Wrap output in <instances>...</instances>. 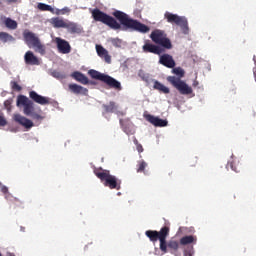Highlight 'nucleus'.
Listing matches in <instances>:
<instances>
[{"mask_svg": "<svg viewBox=\"0 0 256 256\" xmlns=\"http://www.w3.org/2000/svg\"><path fill=\"white\" fill-rule=\"evenodd\" d=\"M91 15L94 21L107 25V27L113 29V31H120L121 29H123V26L126 29H130L131 31H136L137 33H149V31H151V28H149V26L141 23L139 20L130 18L129 15L120 10H115L112 13L113 16H111L99 10V8H95L91 10ZM116 19L120 21V23L117 22Z\"/></svg>", "mask_w": 256, "mask_h": 256, "instance_id": "nucleus-1", "label": "nucleus"}, {"mask_svg": "<svg viewBox=\"0 0 256 256\" xmlns=\"http://www.w3.org/2000/svg\"><path fill=\"white\" fill-rule=\"evenodd\" d=\"M172 73L175 76H168L166 81H168L174 89H177L180 95H191V93H193V88H191L185 81L181 80L185 77V70L181 67H176L172 69Z\"/></svg>", "mask_w": 256, "mask_h": 256, "instance_id": "nucleus-2", "label": "nucleus"}, {"mask_svg": "<svg viewBox=\"0 0 256 256\" xmlns=\"http://www.w3.org/2000/svg\"><path fill=\"white\" fill-rule=\"evenodd\" d=\"M94 175L100 179L104 187H108L109 189H116V191L121 190V180H119V178L116 176L111 175V171L105 170L103 168H95Z\"/></svg>", "mask_w": 256, "mask_h": 256, "instance_id": "nucleus-3", "label": "nucleus"}, {"mask_svg": "<svg viewBox=\"0 0 256 256\" xmlns=\"http://www.w3.org/2000/svg\"><path fill=\"white\" fill-rule=\"evenodd\" d=\"M23 37L26 45L28 47H32L36 53H39L40 55H45L46 53V47L43 43H41V40L37 35L29 30H25L23 32Z\"/></svg>", "mask_w": 256, "mask_h": 256, "instance_id": "nucleus-4", "label": "nucleus"}, {"mask_svg": "<svg viewBox=\"0 0 256 256\" xmlns=\"http://www.w3.org/2000/svg\"><path fill=\"white\" fill-rule=\"evenodd\" d=\"M89 75L92 79H96L97 81H102V83H106L110 89H115L116 91H121V82L117 81L115 78L103 74L97 70H89Z\"/></svg>", "mask_w": 256, "mask_h": 256, "instance_id": "nucleus-5", "label": "nucleus"}, {"mask_svg": "<svg viewBox=\"0 0 256 256\" xmlns=\"http://www.w3.org/2000/svg\"><path fill=\"white\" fill-rule=\"evenodd\" d=\"M164 18L167 20L168 23L180 27L184 35L189 34V23L187 22V18H185V16H179L171 12H165Z\"/></svg>", "mask_w": 256, "mask_h": 256, "instance_id": "nucleus-6", "label": "nucleus"}, {"mask_svg": "<svg viewBox=\"0 0 256 256\" xmlns=\"http://www.w3.org/2000/svg\"><path fill=\"white\" fill-rule=\"evenodd\" d=\"M150 39H152L156 45H160L164 49H173L171 40L167 38V34H165L163 30H154L150 35Z\"/></svg>", "mask_w": 256, "mask_h": 256, "instance_id": "nucleus-7", "label": "nucleus"}, {"mask_svg": "<svg viewBox=\"0 0 256 256\" xmlns=\"http://www.w3.org/2000/svg\"><path fill=\"white\" fill-rule=\"evenodd\" d=\"M20 105H23L24 114H26L28 117L35 111V104H33V101L29 100V98H27L25 95L18 96L17 107H20Z\"/></svg>", "mask_w": 256, "mask_h": 256, "instance_id": "nucleus-8", "label": "nucleus"}, {"mask_svg": "<svg viewBox=\"0 0 256 256\" xmlns=\"http://www.w3.org/2000/svg\"><path fill=\"white\" fill-rule=\"evenodd\" d=\"M169 226H164L161 228V233H160V251H163L164 253H167V237H169Z\"/></svg>", "mask_w": 256, "mask_h": 256, "instance_id": "nucleus-9", "label": "nucleus"}, {"mask_svg": "<svg viewBox=\"0 0 256 256\" xmlns=\"http://www.w3.org/2000/svg\"><path fill=\"white\" fill-rule=\"evenodd\" d=\"M55 41L59 53H62L63 55L71 53V45L67 42V40L57 37Z\"/></svg>", "mask_w": 256, "mask_h": 256, "instance_id": "nucleus-10", "label": "nucleus"}, {"mask_svg": "<svg viewBox=\"0 0 256 256\" xmlns=\"http://www.w3.org/2000/svg\"><path fill=\"white\" fill-rule=\"evenodd\" d=\"M29 97L32 101H34V103H37L38 105H49L51 103L48 97L41 96L33 90L29 92Z\"/></svg>", "mask_w": 256, "mask_h": 256, "instance_id": "nucleus-11", "label": "nucleus"}, {"mask_svg": "<svg viewBox=\"0 0 256 256\" xmlns=\"http://www.w3.org/2000/svg\"><path fill=\"white\" fill-rule=\"evenodd\" d=\"M144 117L146 121H148V123H151V125H154V127H167V124H168L167 120H163L151 114H147Z\"/></svg>", "mask_w": 256, "mask_h": 256, "instance_id": "nucleus-12", "label": "nucleus"}, {"mask_svg": "<svg viewBox=\"0 0 256 256\" xmlns=\"http://www.w3.org/2000/svg\"><path fill=\"white\" fill-rule=\"evenodd\" d=\"M159 63L160 65H163L164 67H167L168 69H173L175 68V60L173 59V56L169 55V54H164L162 56H160L159 59Z\"/></svg>", "mask_w": 256, "mask_h": 256, "instance_id": "nucleus-13", "label": "nucleus"}, {"mask_svg": "<svg viewBox=\"0 0 256 256\" xmlns=\"http://www.w3.org/2000/svg\"><path fill=\"white\" fill-rule=\"evenodd\" d=\"M13 119L16 123H19V125L25 127V129H31V127H33V121L29 120L28 118H25L21 114H14Z\"/></svg>", "mask_w": 256, "mask_h": 256, "instance_id": "nucleus-14", "label": "nucleus"}, {"mask_svg": "<svg viewBox=\"0 0 256 256\" xmlns=\"http://www.w3.org/2000/svg\"><path fill=\"white\" fill-rule=\"evenodd\" d=\"M144 53H154V55H161L163 49L157 45L146 42L142 47Z\"/></svg>", "mask_w": 256, "mask_h": 256, "instance_id": "nucleus-15", "label": "nucleus"}, {"mask_svg": "<svg viewBox=\"0 0 256 256\" xmlns=\"http://www.w3.org/2000/svg\"><path fill=\"white\" fill-rule=\"evenodd\" d=\"M96 52L98 57H101V59H104L105 63L110 64L111 63V55H109V51L105 49L101 45H96Z\"/></svg>", "mask_w": 256, "mask_h": 256, "instance_id": "nucleus-16", "label": "nucleus"}, {"mask_svg": "<svg viewBox=\"0 0 256 256\" xmlns=\"http://www.w3.org/2000/svg\"><path fill=\"white\" fill-rule=\"evenodd\" d=\"M24 61L26 65H41L39 58L31 51H27L24 55Z\"/></svg>", "mask_w": 256, "mask_h": 256, "instance_id": "nucleus-17", "label": "nucleus"}, {"mask_svg": "<svg viewBox=\"0 0 256 256\" xmlns=\"http://www.w3.org/2000/svg\"><path fill=\"white\" fill-rule=\"evenodd\" d=\"M68 89L69 91H71V93H74L75 95H87V93H89V90L87 88H84L83 86L77 84H69Z\"/></svg>", "mask_w": 256, "mask_h": 256, "instance_id": "nucleus-18", "label": "nucleus"}, {"mask_svg": "<svg viewBox=\"0 0 256 256\" xmlns=\"http://www.w3.org/2000/svg\"><path fill=\"white\" fill-rule=\"evenodd\" d=\"M67 21L68 20L60 17H53L50 19V24L52 25V27H54V29H65Z\"/></svg>", "mask_w": 256, "mask_h": 256, "instance_id": "nucleus-19", "label": "nucleus"}, {"mask_svg": "<svg viewBox=\"0 0 256 256\" xmlns=\"http://www.w3.org/2000/svg\"><path fill=\"white\" fill-rule=\"evenodd\" d=\"M64 29H67L69 33H81V31H83V28H81L79 24L75 22H71L69 20H67L66 26Z\"/></svg>", "mask_w": 256, "mask_h": 256, "instance_id": "nucleus-20", "label": "nucleus"}, {"mask_svg": "<svg viewBox=\"0 0 256 256\" xmlns=\"http://www.w3.org/2000/svg\"><path fill=\"white\" fill-rule=\"evenodd\" d=\"M146 237L152 242L157 243L159 239H161V229L160 231L157 230H148L145 232Z\"/></svg>", "mask_w": 256, "mask_h": 256, "instance_id": "nucleus-21", "label": "nucleus"}, {"mask_svg": "<svg viewBox=\"0 0 256 256\" xmlns=\"http://www.w3.org/2000/svg\"><path fill=\"white\" fill-rule=\"evenodd\" d=\"M1 21H3L5 27H7V29H11V30H15L17 29V21L11 19V18H7L4 15L0 16Z\"/></svg>", "mask_w": 256, "mask_h": 256, "instance_id": "nucleus-22", "label": "nucleus"}, {"mask_svg": "<svg viewBox=\"0 0 256 256\" xmlns=\"http://www.w3.org/2000/svg\"><path fill=\"white\" fill-rule=\"evenodd\" d=\"M72 77L78 81V83H82V85H89V78H87V76L81 72L72 73Z\"/></svg>", "mask_w": 256, "mask_h": 256, "instance_id": "nucleus-23", "label": "nucleus"}, {"mask_svg": "<svg viewBox=\"0 0 256 256\" xmlns=\"http://www.w3.org/2000/svg\"><path fill=\"white\" fill-rule=\"evenodd\" d=\"M118 107L119 106L114 101H110L108 104L102 105V108L104 109V113H115Z\"/></svg>", "mask_w": 256, "mask_h": 256, "instance_id": "nucleus-24", "label": "nucleus"}, {"mask_svg": "<svg viewBox=\"0 0 256 256\" xmlns=\"http://www.w3.org/2000/svg\"><path fill=\"white\" fill-rule=\"evenodd\" d=\"M154 89H156V91H160V93H164L165 95L171 93V90L166 87L165 85L161 84V82L155 80L154 81Z\"/></svg>", "mask_w": 256, "mask_h": 256, "instance_id": "nucleus-25", "label": "nucleus"}, {"mask_svg": "<svg viewBox=\"0 0 256 256\" xmlns=\"http://www.w3.org/2000/svg\"><path fill=\"white\" fill-rule=\"evenodd\" d=\"M191 243H197V237L188 235L180 239V245H191Z\"/></svg>", "mask_w": 256, "mask_h": 256, "instance_id": "nucleus-26", "label": "nucleus"}, {"mask_svg": "<svg viewBox=\"0 0 256 256\" xmlns=\"http://www.w3.org/2000/svg\"><path fill=\"white\" fill-rule=\"evenodd\" d=\"M120 126H121V129L124 131V133H127V135L131 133V130H129V127H131V120L120 119Z\"/></svg>", "mask_w": 256, "mask_h": 256, "instance_id": "nucleus-27", "label": "nucleus"}, {"mask_svg": "<svg viewBox=\"0 0 256 256\" xmlns=\"http://www.w3.org/2000/svg\"><path fill=\"white\" fill-rule=\"evenodd\" d=\"M0 41L2 43H9L11 41H15V37L7 32H0Z\"/></svg>", "mask_w": 256, "mask_h": 256, "instance_id": "nucleus-28", "label": "nucleus"}, {"mask_svg": "<svg viewBox=\"0 0 256 256\" xmlns=\"http://www.w3.org/2000/svg\"><path fill=\"white\" fill-rule=\"evenodd\" d=\"M39 11H49L50 13H55V8H52L51 5L45 3H38Z\"/></svg>", "mask_w": 256, "mask_h": 256, "instance_id": "nucleus-29", "label": "nucleus"}, {"mask_svg": "<svg viewBox=\"0 0 256 256\" xmlns=\"http://www.w3.org/2000/svg\"><path fill=\"white\" fill-rule=\"evenodd\" d=\"M145 169H147V162L144 160L139 161L137 164V173H144V175H147Z\"/></svg>", "mask_w": 256, "mask_h": 256, "instance_id": "nucleus-30", "label": "nucleus"}, {"mask_svg": "<svg viewBox=\"0 0 256 256\" xmlns=\"http://www.w3.org/2000/svg\"><path fill=\"white\" fill-rule=\"evenodd\" d=\"M71 13V9L69 7H64L62 9L56 8L54 9L53 15H67Z\"/></svg>", "mask_w": 256, "mask_h": 256, "instance_id": "nucleus-31", "label": "nucleus"}, {"mask_svg": "<svg viewBox=\"0 0 256 256\" xmlns=\"http://www.w3.org/2000/svg\"><path fill=\"white\" fill-rule=\"evenodd\" d=\"M168 248L172 249L173 251H178L179 250V241H177V240L168 241Z\"/></svg>", "mask_w": 256, "mask_h": 256, "instance_id": "nucleus-32", "label": "nucleus"}, {"mask_svg": "<svg viewBox=\"0 0 256 256\" xmlns=\"http://www.w3.org/2000/svg\"><path fill=\"white\" fill-rule=\"evenodd\" d=\"M110 43L113 45V47L119 48L121 45H123V40L119 38H111Z\"/></svg>", "mask_w": 256, "mask_h": 256, "instance_id": "nucleus-33", "label": "nucleus"}, {"mask_svg": "<svg viewBox=\"0 0 256 256\" xmlns=\"http://www.w3.org/2000/svg\"><path fill=\"white\" fill-rule=\"evenodd\" d=\"M13 104V99H8L4 101V107L8 111V113H11V105Z\"/></svg>", "mask_w": 256, "mask_h": 256, "instance_id": "nucleus-34", "label": "nucleus"}, {"mask_svg": "<svg viewBox=\"0 0 256 256\" xmlns=\"http://www.w3.org/2000/svg\"><path fill=\"white\" fill-rule=\"evenodd\" d=\"M183 255L184 256H193V255H195V249L193 248V246L190 247V248L185 249L183 251Z\"/></svg>", "mask_w": 256, "mask_h": 256, "instance_id": "nucleus-35", "label": "nucleus"}, {"mask_svg": "<svg viewBox=\"0 0 256 256\" xmlns=\"http://www.w3.org/2000/svg\"><path fill=\"white\" fill-rule=\"evenodd\" d=\"M7 126V118H5V114L0 111V127Z\"/></svg>", "mask_w": 256, "mask_h": 256, "instance_id": "nucleus-36", "label": "nucleus"}, {"mask_svg": "<svg viewBox=\"0 0 256 256\" xmlns=\"http://www.w3.org/2000/svg\"><path fill=\"white\" fill-rule=\"evenodd\" d=\"M10 85H11V88L13 89V91H21V89H22L21 86L18 85V83L16 81H12L10 83Z\"/></svg>", "mask_w": 256, "mask_h": 256, "instance_id": "nucleus-37", "label": "nucleus"}, {"mask_svg": "<svg viewBox=\"0 0 256 256\" xmlns=\"http://www.w3.org/2000/svg\"><path fill=\"white\" fill-rule=\"evenodd\" d=\"M1 193H3V195H5V198L8 199L9 197V188H7V186L2 185V188H0Z\"/></svg>", "mask_w": 256, "mask_h": 256, "instance_id": "nucleus-38", "label": "nucleus"}, {"mask_svg": "<svg viewBox=\"0 0 256 256\" xmlns=\"http://www.w3.org/2000/svg\"><path fill=\"white\" fill-rule=\"evenodd\" d=\"M28 117H32V119H35L36 121H40V119H43V117L35 112H32Z\"/></svg>", "mask_w": 256, "mask_h": 256, "instance_id": "nucleus-39", "label": "nucleus"}, {"mask_svg": "<svg viewBox=\"0 0 256 256\" xmlns=\"http://www.w3.org/2000/svg\"><path fill=\"white\" fill-rule=\"evenodd\" d=\"M53 77H55L56 79H65V75H63L61 72H57V71H54L52 73Z\"/></svg>", "mask_w": 256, "mask_h": 256, "instance_id": "nucleus-40", "label": "nucleus"}, {"mask_svg": "<svg viewBox=\"0 0 256 256\" xmlns=\"http://www.w3.org/2000/svg\"><path fill=\"white\" fill-rule=\"evenodd\" d=\"M134 143L136 145L138 153H143V145L139 144V141H137V139L134 140Z\"/></svg>", "mask_w": 256, "mask_h": 256, "instance_id": "nucleus-41", "label": "nucleus"}, {"mask_svg": "<svg viewBox=\"0 0 256 256\" xmlns=\"http://www.w3.org/2000/svg\"><path fill=\"white\" fill-rule=\"evenodd\" d=\"M227 168L232 169V171H235L237 173V167H235V165L233 164V162H228L227 164Z\"/></svg>", "mask_w": 256, "mask_h": 256, "instance_id": "nucleus-42", "label": "nucleus"}, {"mask_svg": "<svg viewBox=\"0 0 256 256\" xmlns=\"http://www.w3.org/2000/svg\"><path fill=\"white\" fill-rule=\"evenodd\" d=\"M196 163H197V158L192 159L190 167H195Z\"/></svg>", "mask_w": 256, "mask_h": 256, "instance_id": "nucleus-43", "label": "nucleus"}, {"mask_svg": "<svg viewBox=\"0 0 256 256\" xmlns=\"http://www.w3.org/2000/svg\"><path fill=\"white\" fill-rule=\"evenodd\" d=\"M192 86L193 87H198L199 86V81L194 80Z\"/></svg>", "mask_w": 256, "mask_h": 256, "instance_id": "nucleus-44", "label": "nucleus"}, {"mask_svg": "<svg viewBox=\"0 0 256 256\" xmlns=\"http://www.w3.org/2000/svg\"><path fill=\"white\" fill-rule=\"evenodd\" d=\"M114 113H116V115H122V116L125 115V112H123V111L116 110Z\"/></svg>", "mask_w": 256, "mask_h": 256, "instance_id": "nucleus-45", "label": "nucleus"}, {"mask_svg": "<svg viewBox=\"0 0 256 256\" xmlns=\"http://www.w3.org/2000/svg\"><path fill=\"white\" fill-rule=\"evenodd\" d=\"M7 3H17V0H7Z\"/></svg>", "mask_w": 256, "mask_h": 256, "instance_id": "nucleus-46", "label": "nucleus"}, {"mask_svg": "<svg viewBox=\"0 0 256 256\" xmlns=\"http://www.w3.org/2000/svg\"><path fill=\"white\" fill-rule=\"evenodd\" d=\"M21 231L25 232V227H21Z\"/></svg>", "mask_w": 256, "mask_h": 256, "instance_id": "nucleus-47", "label": "nucleus"}, {"mask_svg": "<svg viewBox=\"0 0 256 256\" xmlns=\"http://www.w3.org/2000/svg\"><path fill=\"white\" fill-rule=\"evenodd\" d=\"M8 256H15V254H13V253H9V254H8Z\"/></svg>", "mask_w": 256, "mask_h": 256, "instance_id": "nucleus-48", "label": "nucleus"}, {"mask_svg": "<svg viewBox=\"0 0 256 256\" xmlns=\"http://www.w3.org/2000/svg\"><path fill=\"white\" fill-rule=\"evenodd\" d=\"M253 60H254V63H255V65H256V59H255V56H254Z\"/></svg>", "mask_w": 256, "mask_h": 256, "instance_id": "nucleus-49", "label": "nucleus"}]
</instances>
